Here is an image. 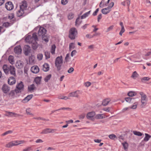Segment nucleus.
Here are the masks:
<instances>
[{
    "instance_id": "1",
    "label": "nucleus",
    "mask_w": 151,
    "mask_h": 151,
    "mask_svg": "<svg viewBox=\"0 0 151 151\" xmlns=\"http://www.w3.org/2000/svg\"><path fill=\"white\" fill-rule=\"evenodd\" d=\"M26 42L32 44V48L34 49H36L37 48L38 45L37 41H38L36 33H34L32 34V36L28 35L25 38Z\"/></svg>"
},
{
    "instance_id": "2",
    "label": "nucleus",
    "mask_w": 151,
    "mask_h": 151,
    "mask_svg": "<svg viewBox=\"0 0 151 151\" xmlns=\"http://www.w3.org/2000/svg\"><path fill=\"white\" fill-rule=\"evenodd\" d=\"M2 68L6 74H8L10 73L11 75L15 76V68L14 66L4 65L3 66Z\"/></svg>"
},
{
    "instance_id": "3",
    "label": "nucleus",
    "mask_w": 151,
    "mask_h": 151,
    "mask_svg": "<svg viewBox=\"0 0 151 151\" xmlns=\"http://www.w3.org/2000/svg\"><path fill=\"white\" fill-rule=\"evenodd\" d=\"M46 30L43 27H40L38 32V35L42 37V39L45 42H47L49 41V37L45 35Z\"/></svg>"
},
{
    "instance_id": "4",
    "label": "nucleus",
    "mask_w": 151,
    "mask_h": 151,
    "mask_svg": "<svg viewBox=\"0 0 151 151\" xmlns=\"http://www.w3.org/2000/svg\"><path fill=\"white\" fill-rule=\"evenodd\" d=\"M63 63V60L62 56H59L56 58L55 62V65L58 70L60 69Z\"/></svg>"
},
{
    "instance_id": "5",
    "label": "nucleus",
    "mask_w": 151,
    "mask_h": 151,
    "mask_svg": "<svg viewBox=\"0 0 151 151\" xmlns=\"http://www.w3.org/2000/svg\"><path fill=\"white\" fill-rule=\"evenodd\" d=\"M77 34L76 29L74 27L71 28L69 31V37L71 40L75 39Z\"/></svg>"
},
{
    "instance_id": "6",
    "label": "nucleus",
    "mask_w": 151,
    "mask_h": 151,
    "mask_svg": "<svg viewBox=\"0 0 151 151\" xmlns=\"http://www.w3.org/2000/svg\"><path fill=\"white\" fill-rule=\"evenodd\" d=\"M24 85L22 81L17 84L16 86V88L14 91L15 93H16L20 92L24 88Z\"/></svg>"
},
{
    "instance_id": "7",
    "label": "nucleus",
    "mask_w": 151,
    "mask_h": 151,
    "mask_svg": "<svg viewBox=\"0 0 151 151\" xmlns=\"http://www.w3.org/2000/svg\"><path fill=\"white\" fill-rule=\"evenodd\" d=\"M141 102L142 104L141 106L143 108L146 104L147 98L146 95H141Z\"/></svg>"
},
{
    "instance_id": "8",
    "label": "nucleus",
    "mask_w": 151,
    "mask_h": 151,
    "mask_svg": "<svg viewBox=\"0 0 151 151\" xmlns=\"http://www.w3.org/2000/svg\"><path fill=\"white\" fill-rule=\"evenodd\" d=\"M72 97H78L77 95H68V96H65L64 95H60L58 96V98L60 99L66 100L67 99H70Z\"/></svg>"
},
{
    "instance_id": "9",
    "label": "nucleus",
    "mask_w": 151,
    "mask_h": 151,
    "mask_svg": "<svg viewBox=\"0 0 151 151\" xmlns=\"http://www.w3.org/2000/svg\"><path fill=\"white\" fill-rule=\"evenodd\" d=\"M5 7L7 10H11L13 9L14 5L12 2L8 1L6 3Z\"/></svg>"
},
{
    "instance_id": "10",
    "label": "nucleus",
    "mask_w": 151,
    "mask_h": 151,
    "mask_svg": "<svg viewBox=\"0 0 151 151\" xmlns=\"http://www.w3.org/2000/svg\"><path fill=\"white\" fill-rule=\"evenodd\" d=\"M95 115V113L94 111H92L88 113L87 115V118L93 121L94 118H93Z\"/></svg>"
},
{
    "instance_id": "11",
    "label": "nucleus",
    "mask_w": 151,
    "mask_h": 151,
    "mask_svg": "<svg viewBox=\"0 0 151 151\" xmlns=\"http://www.w3.org/2000/svg\"><path fill=\"white\" fill-rule=\"evenodd\" d=\"M16 67L18 68H21L24 66V63L21 60H18L15 64Z\"/></svg>"
},
{
    "instance_id": "12",
    "label": "nucleus",
    "mask_w": 151,
    "mask_h": 151,
    "mask_svg": "<svg viewBox=\"0 0 151 151\" xmlns=\"http://www.w3.org/2000/svg\"><path fill=\"white\" fill-rule=\"evenodd\" d=\"M30 47L28 45H26L24 46L23 50L25 55H28L29 53L30 52Z\"/></svg>"
},
{
    "instance_id": "13",
    "label": "nucleus",
    "mask_w": 151,
    "mask_h": 151,
    "mask_svg": "<svg viewBox=\"0 0 151 151\" xmlns=\"http://www.w3.org/2000/svg\"><path fill=\"white\" fill-rule=\"evenodd\" d=\"M27 7V4L26 1H23L20 4V8L24 10L26 9Z\"/></svg>"
},
{
    "instance_id": "14",
    "label": "nucleus",
    "mask_w": 151,
    "mask_h": 151,
    "mask_svg": "<svg viewBox=\"0 0 151 151\" xmlns=\"http://www.w3.org/2000/svg\"><path fill=\"white\" fill-rule=\"evenodd\" d=\"M14 95H0V101L3 99L6 100L7 98L8 99H11L14 98Z\"/></svg>"
},
{
    "instance_id": "15",
    "label": "nucleus",
    "mask_w": 151,
    "mask_h": 151,
    "mask_svg": "<svg viewBox=\"0 0 151 151\" xmlns=\"http://www.w3.org/2000/svg\"><path fill=\"white\" fill-rule=\"evenodd\" d=\"M31 70L32 72L34 73H37L39 71V67L37 65H34L32 66L31 68Z\"/></svg>"
},
{
    "instance_id": "16",
    "label": "nucleus",
    "mask_w": 151,
    "mask_h": 151,
    "mask_svg": "<svg viewBox=\"0 0 151 151\" xmlns=\"http://www.w3.org/2000/svg\"><path fill=\"white\" fill-rule=\"evenodd\" d=\"M16 82V80L13 77H10L8 80V83L10 85L14 84Z\"/></svg>"
},
{
    "instance_id": "17",
    "label": "nucleus",
    "mask_w": 151,
    "mask_h": 151,
    "mask_svg": "<svg viewBox=\"0 0 151 151\" xmlns=\"http://www.w3.org/2000/svg\"><path fill=\"white\" fill-rule=\"evenodd\" d=\"M22 49L20 45L16 46L14 49V52L16 54H20L22 52Z\"/></svg>"
},
{
    "instance_id": "18",
    "label": "nucleus",
    "mask_w": 151,
    "mask_h": 151,
    "mask_svg": "<svg viewBox=\"0 0 151 151\" xmlns=\"http://www.w3.org/2000/svg\"><path fill=\"white\" fill-rule=\"evenodd\" d=\"M33 95H28V96L25 97L22 101V102L25 103L28 102L33 97Z\"/></svg>"
},
{
    "instance_id": "19",
    "label": "nucleus",
    "mask_w": 151,
    "mask_h": 151,
    "mask_svg": "<svg viewBox=\"0 0 151 151\" xmlns=\"http://www.w3.org/2000/svg\"><path fill=\"white\" fill-rule=\"evenodd\" d=\"M9 87L6 85H4L2 88V90L5 93H7L9 91Z\"/></svg>"
},
{
    "instance_id": "20",
    "label": "nucleus",
    "mask_w": 151,
    "mask_h": 151,
    "mask_svg": "<svg viewBox=\"0 0 151 151\" xmlns=\"http://www.w3.org/2000/svg\"><path fill=\"white\" fill-rule=\"evenodd\" d=\"M119 24L121 27V29L120 32H119V34L121 36H122V34L125 31V29H124L123 24L122 22H120Z\"/></svg>"
},
{
    "instance_id": "21",
    "label": "nucleus",
    "mask_w": 151,
    "mask_h": 151,
    "mask_svg": "<svg viewBox=\"0 0 151 151\" xmlns=\"http://www.w3.org/2000/svg\"><path fill=\"white\" fill-rule=\"evenodd\" d=\"M111 11V9H110V8H109L107 7L102 9L101 10V12L103 14H106L109 13Z\"/></svg>"
},
{
    "instance_id": "22",
    "label": "nucleus",
    "mask_w": 151,
    "mask_h": 151,
    "mask_svg": "<svg viewBox=\"0 0 151 151\" xmlns=\"http://www.w3.org/2000/svg\"><path fill=\"white\" fill-rule=\"evenodd\" d=\"M24 10L20 8V9L17 12V15L18 17H20L24 13Z\"/></svg>"
},
{
    "instance_id": "23",
    "label": "nucleus",
    "mask_w": 151,
    "mask_h": 151,
    "mask_svg": "<svg viewBox=\"0 0 151 151\" xmlns=\"http://www.w3.org/2000/svg\"><path fill=\"white\" fill-rule=\"evenodd\" d=\"M111 100L109 98H106L103 101L102 104L104 106L107 105L109 103L110 101Z\"/></svg>"
},
{
    "instance_id": "24",
    "label": "nucleus",
    "mask_w": 151,
    "mask_h": 151,
    "mask_svg": "<svg viewBox=\"0 0 151 151\" xmlns=\"http://www.w3.org/2000/svg\"><path fill=\"white\" fill-rule=\"evenodd\" d=\"M49 66L47 63H45L43 65V70L44 71H47L49 70Z\"/></svg>"
},
{
    "instance_id": "25",
    "label": "nucleus",
    "mask_w": 151,
    "mask_h": 151,
    "mask_svg": "<svg viewBox=\"0 0 151 151\" xmlns=\"http://www.w3.org/2000/svg\"><path fill=\"white\" fill-rule=\"evenodd\" d=\"M35 88V86L33 84L28 86V91L31 92L33 91Z\"/></svg>"
},
{
    "instance_id": "26",
    "label": "nucleus",
    "mask_w": 151,
    "mask_h": 151,
    "mask_svg": "<svg viewBox=\"0 0 151 151\" xmlns=\"http://www.w3.org/2000/svg\"><path fill=\"white\" fill-rule=\"evenodd\" d=\"M41 77H37L35 79V81L37 84H40L41 81Z\"/></svg>"
},
{
    "instance_id": "27",
    "label": "nucleus",
    "mask_w": 151,
    "mask_h": 151,
    "mask_svg": "<svg viewBox=\"0 0 151 151\" xmlns=\"http://www.w3.org/2000/svg\"><path fill=\"white\" fill-rule=\"evenodd\" d=\"M139 76V74L137 73L136 71H135L134 72L131 76V77L134 79H136V78H138Z\"/></svg>"
},
{
    "instance_id": "28",
    "label": "nucleus",
    "mask_w": 151,
    "mask_h": 151,
    "mask_svg": "<svg viewBox=\"0 0 151 151\" xmlns=\"http://www.w3.org/2000/svg\"><path fill=\"white\" fill-rule=\"evenodd\" d=\"M8 60L10 64L13 65L14 64V57L12 55H10L8 58Z\"/></svg>"
},
{
    "instance_id": "29",
    "label": "nucleus",
    "mask_w": 151,
    "mask_h": 151,
    "mask_svg": "<svg viewBox=\"0 0 151 151\" xmlns=\"http://www.w3.org/2000/svg\"><path fill=\"white\" fill-rule=\"evenodd\" d=\"M8 113L9 115L11 116L14 115L15 117L23 116V115H22L17 114L14 112H9Z\"/></svg>"
},
{
    "instance_id": "30",
    "label": "nucleus",
    "mask_w": 151,
    "mask_h": 151,
    "mask_svg": "<svg viewBox=\"0 0 151 151\" xmlns=\"http://www.w3.org/2000/svg\"><path fill=\"white\" fill-rule=\"evenodd\" d=\"M50 128H46L42 130L40 134H45L50 133Z\"/></svg>"
},
{
    "instance_id": "31",
    "label": "nucleus",
    "mask_w": 151,
    "mask_h": 151,
    "mask_svg": "<svg viewBox=\"0 0 151 151\" xmlns=\"http://www.w3.org/2000/svg\"><path fill=\"white\" fill-rule=\"evenodd\" d=\"M74 16V14L72 12L69 13L67 16V17L69 20H71L73 19Z\"/></svg>"
},
{
    "instance_id": "32",
    "label": "nucleus",
    "mask_w": 151,
    "mask_h": 151,
    "mask_svg": "<svg viewBox=\"0 0 151 151\" xmlns=\"http://www.w3.org/2000/svg\"><path fill=\"white\" fill-rule=\"evenodd\" d=\"M64 109H66V110H71V109L69 108H65V107H63L62 108H61L59 109L53 110L51 111L52 113H53L54 112H55L56 111H57L59 110H64Z\"/></svg>"
},
{
    "instance_id": "33",
    "label": "nucleus",
    "mask_w": 151,
    "mask_h": 151,
    "mask_svg": "<svg viewBox=\"0 0 151 151\" xmlns=\"http://www.w3.org/2000/svg\"><path fill=\"white\" fill-rule=\"evenodd\" d=\"M91 11H89V12H87L85 14H84L83 15H82L81 17V19H83L86 18V17H87L88 15L90 14V13L91 12Z\"/></svg>"
},
{
    "instance_id": "34",
    "label": "nucleus",
    "mask_w": 151,
    "mask_h": 151,
    "mask_svg": "<svg viewBox=\"0 0 151 151\" xmlns=\"http://www.w3.org/2000/svg\"><path fill=\"white\" fill-rule=\"evenodd\" d=\"M145 137L144 138V140L145 141H148L149 139L151 137V136L149 134L145 133Z\"/></svg>"
},
{
    "instance_id": "35",
    "label": "nucleus",
    "mask_w": 151,
    "mask_h": 151,
    "mask_svg": "<svg viewBox=\"0 0 151 151\" xmlns=\"http://www.w3.org/2000/svg\"><path fill=\"white\" fill-rule=\"evenodd\" d=\"M150 79V78L149 77H144L141 78V81L142 82H144L145 81H149Z\"/></svg>"
},
{
    "instance_id": "36",
    "label": "nucleus",
    "mask_w": 151,
    "mask_h": 151,
    "mask_svg": "<svg viewBox=\"0 0 151 151\" xmlns=\"http://www.w3.org/2000/svg\"><path fill=\"white\" fill-rule=\"evenodd\" d=\"M55 48L56 46L55 45H53L52 46L51 52L52 54H54L55 53Z\"/></svg>"
},
{
    "instance_id": "37",
    "label": "nucleus",
    "mask_w": 151,
    "mask_h": 151,
    "mask_svg": "<svg viewBox=\"0 0 151 151\" xmlns=\"http://www.w3.org/2000/svg\"><path fill=\"white\" fill-rule=\"evenodd\" d=\"M103 114H98L96 115L95 118L96 119H102L104 118Z\"/></svg>"
},
{
    "instance_id": "38",
    "label": "nucleus",
    "mask_w": 151,
    "mask_h": 151,
    "mask_svg": "<svg viewBox=\"0 0 151 151\" xmlns=\"http://www.w3.org/2000/svg\"><path fill=\"white\" fill-rule=\"evenodd\" d=\"M13 132L12 130H9L7 131H6V132H5L4 133L2 134H1V136H5L7 134H11Z\"/></svg>"
},
{
    "instance_id": "39",
    "label": "nucleus",
    "mask_w": 151,
    "mask_h": 151,
    "mask_svg": "<svg viewBox=\"0 0 151 151\" xmlns=\"http://www.w3.org/2000/svg\"><path fill=\"white\" fill-rule=\"evenodd\" d=\"M81 21H80V19L79 18H78L76 19V22H75V25L76 26H78L81 23Z\"/></svg>"
},
{
    "instance_id": "40",
    "label": "nucleus",
    "mask_w": 151,
    "mask_h": 151,
    "mask_svg": "<svg viewBox=\"0 0 151 151\" xmlns=\"http://www.w3.org/2000/svg\"><path fill=\"white\" fill-rule=\"evenodd\" d=\"M51 77V74L47 76L44 78L45 81L46 82H47L50 79Z\"/></svg>"
},
{
    "instance_id": "41",
    "label": "nucleus",
    "mask_w": 151,
    "mask_h": 151,
    "mask_svg": "<svg viewBox=\"0 0 151 151\" xmlns=\"http://www.w3.org/2000/svg\"><path fill=\"white\" fill-rule=\"evenodd\" d=\"M137 105L138 103L137 102H135L134 103V104L133 105L129 107V108L133 109H135L137 108Z\"/></svg>"
},
{
    "instance_id": "42",
    "label": "nucleus",
    "mask_w": 151,
    "mask_h": 151,
    "mask_svg": "<svg viewBox=\"0 0 151 151\" xmlns=\"http://www.w3.org/2000/svg\"><path fill=\"white\" fill-rule=\"evenodd\" d=\"M133 133L134 134L138 136H141L142 135V134L141 132H137V131H134L133 132Z\"/></svg>"
},
{
    "instance_id": "43",
    "label": "nucleus",
    "mask_w": 151,
    "mask_h": 151,
    "mask_svg": "<svg viewBox=\"0 0 151 151\" xmlns=\"http://www.w3.org/2000/svg\"><path fill=\"white\" fill-rule=\"evenodd\" d=\"M96 35V34L91 35V34H87L86 35V37L88 38H91Z\"/></svg>"
},
{
    "instance_id": "44",
    "label": "nucleus",
    "mask_w": 151,
    "mask_h": 151,
    "mask_svg": "<svg viewBox=\"0 0 151 151\" xmlns=\"http://www.w3.org/2000/svg\"><path fill=\"white\" fill-rule=\"evenodd\" d=\"M114 27V26L113 25L110 26V27H109L107 28V30L106 31V32H108L112 30L113 29Z\"/></svg>"
},
{
    "instance_id": "45",
    "label": "nucleus",
    "mask_w": 151,
    "mask_h": 151,
    "mask_svg": "<svg viewBox=\"0 0 151 151\" xmlns=\"http://www.w3.org/2000/svg\"><path fill=\"white\" fill-rule=\"evenodd\" d=\"M91 85V83L89 81L86 82L84 83V86L87 87L90 86Z\"/></svg>"
},
{
    "instance_id": "46",
    "label": "nucleus",
    "mask_w": 151,
    "mask_h": 151,
    "mask_svg": "<svg viewBox=\"0 0 151 151\" xmlns=\"http://www.w3.org/2000/svg\"><path fill=\"white\" fill-rule=\"evenodd\" d=\"M5 147L6 148H11L12 147V142H9L5 146Z\"/></svg>"
},
{
    "instance_id": "47",
    "label": "nucleus",
    "mask_w": 151,
    "mask_h": 151,
    "mask_svg": "<svg viewBox=\"0 0 151 151\" xmlns=\"http://www.w3.org/2000/svg\"><path fill=\"white\" fill-rule=\"evenodd\" d=\"M45 55L46 59H48L50 58V53L48 52H45Z\"/></svg>"
},
{
    "instance_id": "48",
    "label": "nucleus",
    "mask_w": 151,
    "mask_h": 151,
    "mask_svg": "<svg viewBox=\"0 0 151 151\" xmlns=\"http://www.w3.org/2000/svg\"><path fill=\"white\" fill-rule=\"evenodd\" d=\"M122 144L125 150L128 147V144L127 142H125V143H122Z\"/></svg>"
},
{
    "instance_id": "49",
    "label": "nucleus",
    "mask_w": 151,
    "mask_h": 151,
    "mask_svg": "<svg viewBox=\"0 0 151 151\" xmlns=\"http://www.w3.org/2000/svg\"><path fill=\"white\" fill-rule=\"evenodd\" d=\"M43 57V55L42 54H39L37 55V58L38 59L40 60L42 59Z\"/></svg>"
},
{
    "instance_id": "50",
    "label": "nucleus",
    "mask_w": 151,
    "mask_h": 151,
    "mask_svg": "<svg viewBox=\"0 0 151 151\" xmlns=\"http://www.w3.org/2000/svg\"><path fill=\"white\" fill-rule=\"evenodd\" d=\"M11 142H12V146L18 145V141L15 140L14 141H11Z\"/></svg>"
},
{
    "instance_id": "51",
    "label": "nucleus",
    "mask_w": 151,
    "mask_h": 151,
    "mask_svg": "<svg viewBox=\"0 0 151 151\" xmlns=\"http://www.w3.org/2000/svg\"><path fill=\"white\" fill-rule=\"evenodd\" d=\"M109 137L111 139H113L116 138V136L114 134H111L109 135Z\"/></svg>"
},
{
    "instance_id": "52",
    "label": "nucleus",
    "mask_w": 151,
    "mask_h": 151,
    "mask_svg": "<svg viewBox=\"0 0 151 151\" xmlns=\"http://www.w3.org/2000/svg\"><path fill=\"white\" fill-rule=\"evenodd\" d=\"M104 3V0H102L99 4V7L101 8L103 7Z\"/></svg>"
},
{
    "instance_id": "53",
    "label": "nucleus",
    "mask_w": 151,
    "mask_h": 151,
    "mask_svg": "<svg viewBox=\"0 0 151 151\" xmlns=\"http://www.w3.org/2000/svg\"><path fill=\"white\" fill-rule=\"evenodd\" d=\"M129 107H125L123 108L121 112L122 113H124L126 111H128L129 110Z\"/></svg>"
},
{
    "instance_id": "54",
    "label": "nucleus",
    "mask_w": 151,
    "mask_h": 151,
    "mask_svg": "<svg viewBox=\"0 0 151 151\" xmlns=\"http://www.w3.org/2000/svg\"><path fill=\"white\" fill-rule=\"evenodd\" d=\"M138 93H137L136 92L134 91H129L127 93V94H137Z\"/></svg>"
},
{
    "instance_id": "55",
    "label": "nucleus",
    "mask_w": 151,
    "mask_h": 151,
    "mask_svg": "<svg viewBox=\"0 0 151 151\" xmlns=\"http://www.w3.org/2000/svg\"><path fill=\"white\" fill-rule=\"evenodd\" d=\"M132 98L130 97H126L125 98V100L127 102H130Z\"/></svg>"
},
{
    "instance_id": "56",
    "label": "nucleus",
    "mask_w": 151,
    "mask_h": 151,
    "mask_svg": "<svg viewBox=\"0 0 151 151\" xmlns=\"http://www.w3.org/2000/svg\"><path fill=\"white\" fill-rule=\"evenodd\" d=\"M10 23L8 22L4 23L3 25L4 27H8L9 26Z\"/></svg>"
},
{
    "instance_id": "57",
    "label": "nucleus",
    "mask_w": 151,
    "mask_h": 151,
    "mask_svg": "<svg viewBox=\"0 0 151 151\" xmlns=\"http://www.w3.org/2000/svg\"><path fill=\"white\" fill-rule=\"evenodd\" d=\"M68 1V0H62L61 3L63 5H65L67 3Z\"/></svg>"
},
{
    "instance_id": "58",
    "label": "nucleus",
    "mask_w": 151,
    "mask_h": 151,
    "mask_svg": "<svg viewBox=\"0 0 151 151\" xmlns=\"http://www.w3.org/2000/svg\"><path fill=\"white\" fill-rule=\"evenodd\" d=\"M50 133H55L57 131V129H50Z\"/></svg>"
},
{
    "instance_id": "59",
    "label": "nucleus",
    "mask_w": 151,
    "mask_h": 151,
    "mask_svg": "<svg viewBox=\"0 0 151 151\" xmlns=\"http://www.w3.org/2000/svg\"><path fill=\"white\" fill-rule=\"evenodd\" d=\"M110 108V107L104 108L103 109V110L107 112H109Z\"/></svg>"
},
{
    "instance_id": "60",
    "label": "nucleus",
    "mask_w": 151,
    "mask_h": 151,
    "mask_svg": "<svg viewBox=\"0 0 151 151\" xmlns=\"http://www.w3.org/2000/svg\"><path fill=\"white\" fill-rule=\"evenodd\" d=\"M92 27L94 28V29L93 30V32H96L98 29V28L96 27V26L93 25Z\"/></svg>"
},
{
    "instance_id": "61",
    "label": "nucleus",
    "mask_w": 151,
    "mask_h": 151,
    "mask_svg": "<svg viewBox=\"0 0 151 151\" xmlns=\"http://www.w3.org/2000/svg\"><path fill=\"white\" fill-rule=\"evenodd\" d=\"M70 49H73L74 48V44L73 43H70L69 45Z\"/></svg>"
},
{
    "instance_id": "62",
    "label": "nucleus",
    "mask_w": 151,
    "mask_h": 151,
    "mask_svg": "<svg viewBox=\"0 0 151 151\" xmlns=\"http://www.w3.org/2000/svg\"><path fill=\"white\" fill-rule=\"evenodd\" d=\"M76 51L75 50H73L71 53V55L72 57H73L74 55H75L76 53Z\"/></svg>"
},
{
    "instance_id": "63",
    "label": "nucleus",
    "mask_w": 151,
    "mask_h": 151,
    "mask_svg": "<svg viewBox=\"0 0 151 151\" xmlns=\"http://www.w3.org/2000/svg\"><path fill=\"white\" fill-rule=\"evenodd\" d=\"M74 70V69L73 68L71 67L70 68L68 71V72L69 73H72Z\"/></svg>"
},
{
    "instance_id": "64",
    "label": "nucleus",
    "mask_w": 151,
    "mask_h": 151,
    "mask_svg": "<svg viewBox=\"0 0 151 151\" xmlns=\"http://www.w3.org/2000/svg\"><path fill=\"white\" fill-rule=\"evenodd\" d=\"M31 150V147H28L27 148L24 149L23 150V151H29Z\"/></svg>"
}]
</instances>
